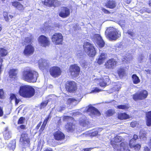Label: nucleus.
Masks as SVG:
<instances>
[{
  "label": "nucleus",
  "mask_w": 151,
  "mask_h": 151,
  "mask_svg": "<svg viewBox=\"0 0 151 151\" xmlns=\"http://www.w3.org/2000/svg\"><path fill=\"white\" fill-rule=\"evenodd\" d=\"M48 102L47 101H44L42 102L40 105V109L43 108L45 107L47 104Z\"/></svg>",
  "instance_id": "79ce46f5"
},
{
  "label": "nucleus",
  "mask_w": 151,
  "mask_h": 151,
  "mask_svg": "<svg viewBox=\"0 0 151 151\" xmlns=\"http://www.w3.org/2000/svg\"><path fill=\"white\" fill-rule=\"evenodd\" d=\"M148 13H150L151 12V11L150 10H149L148 12H147Z\"/></svg>",
  "instance_id": "338daca9"
},
{
  "label": "nucleus",
  "mask_w": 151,
  "mask_h": 151,
  "mask_svg": "<svg viewBox=\"0 0 151 151\" xmlns=\"http://www.w3.org/2000/svg\"><path fill=\"white\" fill-rule=\"evenodd\" d=\"M64 108H65L64 107H62L61 108V110H63Z\"/></svg>",
  "instance_id": "69168bd1"
},
{
  "label": "nucleus",
  "mask_w": 151,
  "mask_h": 151,
  "mask_svg": "<svg viewBox=\"0 0 151 151\" xmlns=\"http://www.w3.org/2000/svg\"><path fill=\"white\" fill-rule=\"evenodd\" d=\"M117 118L119 120H126L130 118L129 116L126 112L118 113L117 115Z\"/></svg>",
  "instance_id": "c756f323"
},
{
  "label": "nucleus",
  "mask_w": 151,
  "mask_h": 151,
  "mask_svg": "<svg viewBox=\"0 0 151 151\" xmlns=\"http://www.w3.org/2000/svg\"><path fill=\"white\" fill-rule=\"evenodd\" d=\"M17 98L16 95L15 94L13 93L10 94L9 99L10 101H11L13 100H15Z\"/></svg>",
  "instance_id": "c03bdc74"
},
{
  "label": "nucleus",
  "mask_w": 151,
  "mask_h": 151,
  "mask_svg": "<svg viewBox=\"0 0 151 151\" xmlns=\"http://www.w3.org/2000/svg\"><path fill=\"white\" fill-rule=\"evenodd\" d=\"M14 100L15 101V106H17L18 104L19 103L20 101V100L19 99H17V98Z\"/></svg>",
  "instance_id": "8fccbe9b"
},
{
  "label": "nucleus",
  "mask_w": 151,
  "mask_h": 151,
  "mask_svg": "<svg viewBox=\"0 0 151 151\" xmlns=\"http://www.w3.org/2000/svg\"><path fill=\"white\" fill-rule=\"evenodd\" d=\"M12 6L20 12H22L24 9V7L20 2L17 1L11 2Z\"/></svg>",
  "instance_id": "aec40b11"
},
{
  "label": "nucleus",
  "mask_w": 151,
  "mask_h": 151,
  "mask_svg": "<svg viewBox=\"0 0 151 151\" xmlns=\"http://www.w3.org/2000/svg\"><path fill=\"white\" fill-rule=\"evenodd\" d=\"M44 151H53V150H50L48 149H46Z\"/></svg>",
  "instance_id": "680f3d73"
},
{
  "label": "nucleus",
  "mask_w": 151,
  "mask_h": 151,
  "mask_svg": "<svg viewBox=\"0 0 151 151\" xmlns=\"http://www.w3.org/2000/svg\"><path fill=\"white\" fill-rule=\"evenodd\" d=\"M145 121L147 126H151V110L145 113Z\"/></svg>",
  "instance_id": "c85d7f7f"
},
{
  "label": "nucleus",
  "mask_w": 151,
  "mask_h": 151,
  "mask_svg": "<svg viewBox=\"0 0 151 151\" xmlns=\"http://www.w3.org/2000/svg\"><path fill=\"white\" fill-rule=\"evenodd\" d=\"M126 33L129 35V37L132 39V38L134 37L135 35V33L133 29L128 30Z\"/></svg>",
  "instance_id": "4c0bfd02"
},
{
  "label": "nucleus",
  "mask_w": 151,
  "mask_h": 151,
  "mask_svg": "<svg viewBox=\"0 0 151 151\" xmlns=\"http://www.w3.org/2000/svg\"><path fill=\"white\" fill-rule=\"evenodd\" d=\"M76 101V99L73 98H69L67 100V102L68 104H70Z\"/></svg>",
  "instance_id": "a18cd8bd"
},
{
  "label": "nucleus",
  "mask_w": 151,
  "mask_h": 151,
  "mask_svg": "<svg viewBox=\"0 0 151 151\" xmlns=\"http://www.w3.org/2000/svg\"><path fill=\"white\" fill-rule=\"evenodd\" d=\"M5 96L4 94V91L3 89H0V99H3L4 98Z\"/></svg>",
  "instance_id": "37998d69"
},
{
  "label": "nucleus",
  "mask_w": 151,
  "mask_h": 151,
  "mask_svg": "<svg viewBox=\"0 0 151 151\" xmlns=\"http://www.w3.org/2000/svg\"><path fill=\"white\" fill-rule=\"evenodd\" d=\"M149 60L150 64H151V55H149Z\"/></svg>",
  "instance_id": "bf43d9fd"
},
{
  "label": "nucleus",
  "mask_w": 151,
  "mask_h": 151,
  "mask_svg": "<svg viewBox=\"0 0 151 151\" xmlns=\"http://www.w3.org/2000/svg\"><path fill=\"white\" fill-rule=\"evenodd\" d=\"M99 85L101 87H105L107 84L111 83V81L108 76H104L99 79Z\"/></svg>",
  "instance_id": "f3484780"
},
{
  "label": "nucleus",
  "mask_w": 151,
  "mask_h": 151,
  "mask_svg": "<svg viewBox=\"0 0 151 151\" xmlns=\"http://www.w3.org/2000/svg\"><path fill=\"white\" fill-rule=\"evenodd\" d=\"M3 62V59L2 58L0 57V69H1V67L2 65V63Z\"/></svg>",
  "instance_id": "5fc2aeb1"
},
{
  "label": "nucleus",
  "mask_w": 151,
  "mask_h": 151,
  "mask_svg": "<svg viewBox=\"0 0 151 151\" xmlns=\"http://www.w3.org/2000/svg\"><path fill=\"white\" fill-rule=\"evenodd\" d=\"M143 151H150V149L147 146L144 147Z\"/></svg>",
  "instance_id": "603ef678"
},
{
  "label": "nucleus",
  "mask_w": 151,
  "mask_h": 151,
  "mask_svg": "<svg viewBox=\"0 0 151 151\" xmlns=\"http://www.w3.org/2000/svg\"><path fill=\"white\" fill-rule=\"evenodd\" d=\"M116 2L114 0H108L105 4V6L107 8L114 9L116 7Z\"/></svg>",
  "instance_id": "412c9836"
},
{
  "label": "nucleus",
  "mask_w": 151,
  "mask_h": 151,
  "mask_svg": "<svg viewBox=\"0 0 151 151\" xmlns=\"http://www.w3.org/2000/svg\"><path fill=\"white\" fill-rule=\"evenodd\" d=\"M52 42L55 45H62L63 43V37L62 34L59 32H55L51 36Z\"/></svg>",
  "instance_id": "423d86ee"
},
{
  "label": "nucleus",
  "mask_w": 151,
  "mask_h": 151,
  "mask_svg": "<svg viewBox=\"0 0 151 151\" xmlns=\"http://www.w3.org/2000/svg\"><path fill=\"white\" fill-rule=\"evenodd\" d=\"M105 35L110 40H116L121 36L120 32L113 27H107L105 32Z\"/></svg>",
  "instance_id": "20e7f679"
},
{
  "label": "nucleus",
  "mask_w": 151,
  "mask_h": 151,
  "mask_svg": "<svg viewBox=\"0 0 151 151\" xmlns=\"http://www.w3.org/2000/svg\"><path fill=\"white\" fill-rule=\"evenodd\" d=\"M117 61L113 58L108 60L105 62L104 66L105 68L108 70H112L114 69L117 65Z\"/></svg>",
  "instance_id": "f8f14e48"
},
{
  "label": "nucleus",
  "mask_w": 151,
  "mask_h": 151,
  "mask_svg": "<svg viewBox=\"0 0 151 151\" xmlns=\"http://www.w3.org/2000/svg\"><path fill=\"white\" fill-rule=\"evenodd\" d=\"M2 133L3 137L5 140H8L12 137L11 132L8 127L5 128Z\"/></svg>",
  "instance_id": "5701e85b"
},
{
  "label": "nucleus",
  "mask_w": 151,
  "mask_h": 151,
  "mask_svg": "<svg viewBox=\"0 0 151 151\" xmlns=\"http://www.w3.org/2000/svg\"><path fill=\"white\" fill-rule=\"evenodd\" d=\"M38 76V74L36 71L31 69L24 70L22 72L21 78L22 80L29 83L36 82Z\"/></svg>",
  "instance_id": "f257e3e1"
},
{
  "label": "nucleus",
  "mask_w": 151,
  "mask_h": 151,
  "mask_svg": "<svg viewBox=\"0 0 151 151\" xmlns=\"http://www.w3.org/2000/svg\"><path fill=\"white\" fill-rule=\"evenodd\" d=\"M133 83L134 84H137L139 83L140 80L139 77L136 74H133L132 76Z\"/></svg>",
  "instance_id": "2f4dec72"
},
{
  "label": "nucleus",
  "mask_w": 151,
  "mask_h": 151,
  "mask_svg": "<svg viewBox=\"0 0 151 151\" xmlns=\"http://www.w3.org/2000/svg\"><path fill=\"white\" fill-rule=\"evenodd\" d=\"M38 41L40 45L43 47H49L50 44L49 38L43 35L39 36L38 39Z\"/></svg>",
  "instance_id": "9b49d317"
},
{
  "label": "nucleus",
  "mask_w": 151,
  "mask_h": 151,
  "mask_svg": "<svg viewBox=\"0 0 151 151\" xmlns=\"http://www.w3.org/2000/svg\"><path fill=\"white\" fill-rule=\"evenodd\" d=\"M42 3L43 5L49 7H55L59 4V2L57 0H44Z\"/></svg>",
  "instance_id": "dca6fc26"
},
{
  "label": "nucleus",
  "mask_w": 151,
  "mask_h": 151,
  "mask_svg": "<svg viewBox=\"0 0 151 151\" xmlns=\"http://www.w3.org/2000/svg\"><path fill=\"white\" fill-rule=\"evenodd\" d=\"M107 57V55L106 53L104 52L101 53L97 59V63L99 65L103 64L104 61L106 59Z\"/></svg>",
  "instance_id": "a878e982"
},
{
  "label": "nucleus",
  "mask_w": 151,
  "mask_h": 151,
  "mask_svg": "<svg viewBox=\"0 0 151 151\" xmlns=\"http://www.w3.org/2000/svg\"><path fill=\"white\" fill-rule=\"evenodd\" d=\"M54 139L58 141H63L65 138V134L62 131L58 130L53 133Z\"/></svg>",
  "instance_id": "4468645a"
},
{
  "label": "nucleus",
  "mask_w": 151,
  "mask_h": 151,
  "mask_svg": "<svg viewBox=\"0 0 151 151\" xmlns=\"http://www.w3.org/2000/svg\"><path fill=\"white\" fill-rule=\"evenodd\" d=\"M117 73L119 77H123L125 74V70L123 68H119L117 70Z\"/></svg>",
  "instance_id": "473e14b6"
},
{
  "label": "nucleus",
  "mask_w": 151,
  "mask_h": 151,
  "mask_svg": "<svg viewBox=\"0 0 151 151\" xmlns=\"http://www.w3.org/2000/svg\"><path fill=\"white\" fill-rule=\"evenodd\" d=\"M129 108V105L128 104H121L117 106L116 108L120 109L127 110H128Z\"/></svg>",
  "instance_id": "c9c22d12"
},
{
  "label": "nucleus",
  "mask_w": 151,
  "mask_h": 151,
  "mask_svg": "<svg viewBox=\"0 0 151 151\" xmlns=\"http://www.w3.org/2000/svg\"><path fill=\"white\" fill-rule=\"evenodd\" d=\"M49 72L50 75L54 78L59 77L62 73L61 69L57 66H53L50 68Z\"/></svg>",
  "instance_id": "1a4fd4ad"
},
{
  "label": "nucleus",
  "mask_w": 151,
  "mask_h": 151,
  "mask_svg": "<svg viewBox=\"0 0 151 151\" xmlns=\"http://www.w3.org/2000/svg\"><path fill=\"white\" fill-rule=\"evenodd\" d=\"M148 93L145 90H142L132 95V98L134 101L142 100L146 99L147 97Z\"/></svg>",
  "instance_id": "0eeeda50"
},
{
  "label": "nucleus",
  "mask_w": 151,
  "mask_h": 151,
  "mask_svg": "<svg viewBox=\"0 0 151 151\" xmlns=\"http://www.w3.org/2000/svg\"><path fill=\"white\" fill-rule=\"evenodd\" d=\"M80 72V68L76 64L70 65L68 69V73L74 77L77 76Z\"/></svg>",
  "instance_id": "9d476101"
},
{
  "label": "nucleus",
  "mask_w": 151,
  "mask_h": 151,
  "mask_svg": "<svg viewBox=\"0 0 151 151\" xmlns=\"http://www.w3.org/2000/svg\"><path fill=\"white\" fill-rule=\"evenodd\" d=\"M9 17L11 19H12L13 17V16L12 15H9Z\"/></svg>",
  "instance_id": "0e129e2a"
},
{
  "label": "nucleus",
  "mask_w": 151,
  "mask_h": 151,
  "mask_svg": "<svg viewBox=\"0 0 151 151\" xmlns=\"http://www.w3.org/2000/svg\"><path fill=\"white\" fill-rule=\"evenodd\" d=\"M7 54V50L6 49L3 48H0V55L1 57H5Z\"/></svg>",
  "instance_id": "e433bc0d"
},
{
  "label": "nucleus",
  "mask_w": 151,
  "mask_h": 151,
  "mask_svg": "<svg viewBox=\"0 0 151 151\" xmlns=\"http://www.w3.org/2000/svg\"><path fill=\"white\" fill-rule=\"evenodd\" d=\"M95 133V134H94L93 133L94 132H92V134H93V136H95L97 134V132H94Z\"/></svg>",
  "instance_id": "e2e57ef3"
},
{
  "label": "nucleus",
  "mask_w": 151,
  "mask_h": 151,
  "mask_svg": "<svg viewBox=\"0 0 151 151\" xmlns=\"http://www.w3.org/2000/svg\"><path fill=\"white\" fill-rule=\"evenodd\" d=\"M42 123V122L41 121L40 122H39V123L37 124V125L35 127V129H36L37 130V129H39V128L40 127Z\"/></svg>",
  "instance_id": "3c124183"
},
{
  "label": "nucleus",
  "mask_w": 151,
  "mask_h": 151,
  "mask_svg": "<svg viewBox=\"0 0 151 151\" xmlns=\"http://www.w3.org/2000/svg\"><path fill=\"white\" fill-rule=\"evenodd\" d=\"M19 95L25 98H30L34 96L35 90L32 86L24 85L19 87L18 91Z\"/></svg>",
  "instance_id": "f03ea898"
},
{
  "label": "nucleus",
  "mask_w": 151,
  "mask_h": 151,
  "mask_svg": "<svg viewBox=\"0 0 151 151\" xmlns=\"http://www.w3.org/2000/svg\"><path fill=\"white\" fill-rule=\"evenodd\" d=\"M115 113V111L114 109H110L107 110L104 113V114L106 116L109 117L112 116Z\"/></svg>",
  "instance_id": "7c9ffc66"
},
{
  "label": "nucleus",
  "mask_w": 151,
  "mask_h": 151,
  "mask_svg": "<svg viewBox=\"0 0 151 151\" xmlns=\"http://www.w3.org/2000/svg\"><path fill=\"white\" fill-rule=\"evenodd\" d=\"M84 51L90 57H93L96 53L95 48L92 44L88 42H85L83 45Z\"/></svg>",
  "instance_id": "39448f33"
},
{
  "label": "nucleus",
  "mask_w": 151,
  "mask_h": 151,
  "mask_svg": "<svg viewBox=\"0 0 151 151\" xmlns=\"http://www.w3.org/2000/svg\"><path fill=\"white\" fill-rule=\"evenodd\" d=\"M49 66V62L47 60H43L39 63V67L41 70H47Z\"/></svg>",
  "instance_id": "a211bd4d"
},
{
  "label": "nucleus",
  "mask_w": 151,
  "mask_h": 151,
  "mask_svg": "<svg viewBox=\"0 0 151 151\" xmlns=\"http://www.w3.org/2000/svg\"><path fill=\"white\" fill-rule=\"evenodd\" d=\"M136 141L131 139L129 142V145L131 148H133L136 151H139L140 149L141 145L139 144H136Z\"/></svg>",
  "instance_id": "6ab92c4d"
},
{
  "label": "nucleus",
  "mask_w": 151,
  "mask_h": 151,
  "mask_svg": "<svg viewBox=\"0 0 151 151\" xmlns=\"http://www.w3.org/2000/svg\"><path fill=\"white\" fill-rule=\"evenodd\" d=\"M138 139V136L136 134H134L133 135V138L132 139H133V140H137Z\"/></svg>",
  "instance_id": "864d4df0"
},
{
  "label": "nucleus",
  "mask_w": 151,
  "mask_h": 151,
  "mask_svg": "<svg viewBox=\"0 0 151 151\" xmlns=\"http://www.w3.org/2000/svg\"><path fill=\"white\" fill-rule=\"evenodd\" d=\"M65 88L67 91L70 93H73L77 89V83L74 81H68L65 84Z\"/></svg>",
  "instance_id": "6e6552de"
},
{
  "label": "nucleus",
  "mask_w": 151,
  "mask_h": 151,
  "mask_svg": "<svg viewBox=\"0 0 151 151\" xmlns=\"http://www.w3.org/2000/svg\"><path fill=\"white\" fill-rule=\"evenodd\" d=\"M137 124V122L136 121L132 122L130 123V126L132 127H135Z\"/></svg>",
  "instance_id": "09e8293b"
},
{
  "label": "nucleus",
  "mask_w": 151,
  "mask_h": 151,
  "mask_svg": "<svg viewBox=\"0 0 151 151\" xmlns=\"http://www.w3.org/2000/svg\"><path fill=\"white\" fill-rule=\"evenodd\" d=\"M102 91L101 89H99L97 87L94 88L93 90L92 91V92L95 93H98Z\"/></svg>",
  "instance_id": "49530a36"
},
{
  "label": "nucleus",
  "mask_w": 151,
  "mask_h": 151,
  "mask_svg": "<svg viewBox=\"0 0 151 151\" xmlns=\"http://www.w3.org/2000/svg\"><path fill=\"white\" fill-rule=\"evenodd\" d=\"M97 42L98 45L100 48H102L105 45V42L101 36L98 34H96Z\"/></svg>",
  "instance_id": "cd10ccee"
},
{
  "label": "nucleus",
  "mask_w": 151,
  "mask_h": 151,
  "mask_svg": "<svg viewBox=\"0 0 151 151\" xmlns=\"http://www.w3.org/2000/svg\"><path fill=\"white\" fill-rule=\"evenodd\" d=\"M122 138L121 136H116L115 137L113 140L110 141V144L114 148L118 151H130L127 145L124 142H122L120 144V148L116 143L120 142L122 141Z\"/></svg>",
  "instance_id": "7ed1b4c3"
},
{
  "label": "nucleus",
  "mask_w": 151,
  "mask_h": 151,
  "mask_svg": "<svg viewBox=\"0 0 151 151\" xmlns=\"http://www.w3.org/2000/svg\"><path fill=\"white\" fill-rule=\"evenodd\" d=\"M16 142L15 140H11L8 145V147L10 150H14L16 147Z\"/></svg>",
  "instance_id": "72a5a7b5"
},
{
  "label": "nucleus",
  "mask_w": 151,
  "mask_h": 151,
  "mask_svg": "<svg viewBox=\"0 0 151 151\" xmlns=\"http://www.w3.org/2000/svg\"><path fill=\"white\" fill-rule=\"evenodd\" d=\"M25 120V118L24 117H20L18 121L17 124L20 125L24 124Z\"/></svg>",
  "instance_id": "ea45409f"
},
{
  "label": "nucleus",
  "mask_w": 151,
  "mask_h": 151,
  "mask_svg": "<svg viewBox=\"0 0 151 151\" xmlns=\"http://www.w3.org/2000/svg\"><path fill=\"white\" fill-rule=\"evenodd\" d=\"M148 5L149 6L151 7V0H149L148 2Z\"/></svg>",
  "instance_id": "052dcab7"
},
{
  "label": "nucleus",
  "mask_w": 151,
  "mask_h": 151,
  "mask_svg": "<svg viewBox=\"0 0 151 151\" xmlns=\"http://www.w3.org/2000/svg\"><path fill=\"white\" fill-rule=\"evenodd\" d=\"M1 29H2V28H1V26H0V31H1Z\"/></svg>",
  "instance_id": "774afa93"
},
{
  "label": "nucleus",
  "mask_w": 151,
  "mask_h": 151,
  "mask_svg": "<svg viewBox=\"0 0 151 151\" xmlns=\"http://www.w3.org/2000/svg\"><path fill=\"white\" fill-rule=\"evenodd\" d=\"M101 10L105 14H110L111 13L110 11L104 8H102Z\"/></svg>",
  "instance_id": "de8ad7c7"
},
{
  "label": "nucleus",
  "mask_w": 151,
  "mask_h": 151,
  "mask_svg": "<svg viewBox=\"0 0 151 151\" xmlns=\"http://www.w3.org/2000/svg\"><path fill=\"white\" fill-rule=\"evenodd\" d=\"M35 51L34 46L31 44H29L25 46L23 53L24 55L29 57L33 55Z\"/></svg>",
  "instance_id": "ddd939ff"
},
{
  "label": "nucleus",
  "mask_w": 151,
  "mask_h": 151,
  "mask_svg": "<svg viewBox=\"0 0 151 151\" xmlns=\"http://www.w3.org/2000/svg\"><path fill=\"white\" fill-rule=\"evenodd\" d=\"M70 117V116H64L63 117V120L64 121H66L67 120L69 119Z\"/></svg>",
  "instance_id": "6e6d98bb"
},
{
  "label": "nucleus",
  "mask_w": 151,
  "mask_h": 151,
  "mask_svg": "<svg viewBox=\"0 0 151 151\" xmlns=\"http://www.w3.org/2000/svg\"><path fill=\"white\" fill-rule=\"evenodd\" d=\"M26 125L23 124L18 126L17 127V129L18 130H24L26 129Z\"/></svg>",
  "instance_id": "a19ab883"
},
{
  "label": "nucleus",
  "mask_w": 151,
  "mask_h": 151,
  "mask_svg": "<svg viewBox=\"0 0 151 151\" xmlns=\"http://www.w3.org/2000/svg\"><path fill=\"white\" fill-rule=\"evenodd\" d=\"M87 111L93 115L100 116L101 114L100 112L97 109L92 106H89Z\"/></svg>",
  "instance_id": "b1692460"
},
{
  "label": "nucleus",
  "mask_w": 151,
  "mask_h": 151,
  "mask_svg": "<svg viewBox=\"0 0 151 151\" xmlns=\"http://www.w3.org/2000/svg\"><path fill=\"white\" fill-rule=\"evenodd\" d=\"M4 18L6 21H8L9 19L8 16H4Z\"/></svg>",
  "instance_id": "13d9d810"
},
{
  "label": "nucleus",
  "mask_w": 151,
  "mask_h": 151,
  "mask_svg": "<svg viewBox=\"0 0 151 151\" xmlns=\"http://www.w3.org/2000/svg\"><path fill=\"white\" fill-rule=\"evenodd\" d=\"M34 37L32 34H30L29 37H25L24 42L27 44H31L33 41Z\"/></svg>",
  "instance_id": "f704fd0d"
},
{
  "label": "nucleus",
  "mask_w": 151,
  "mask_h": 151,
  "mask_svg": "<svg viewBox=\"0 0 151 151\" xmlns=\"http://www.w3.org/2000/svg\"><path fill=\"white\" fill-rule=\"evenodd\" d=\"M92 149L91 148H85L83 149V151H90Z\"/></svg>",
  "instance_id": "4d7b16f0"
},
{
  "label": "nucleus",
  "mask_w": 151,
  "mask_h": 151,
  "mask_svg": "<svg viewBox=\"0 0 151 151\" xmlns=\"http://www.w3.org/2000/svg\"><path fill=\"white\" fill-rule=\"evenodd\" d=\"M51 116L50 114L45 117L39 130V131L40 133H42L45 129L49 120L51 119Z\"/></svg>",
  "instance_id": "393cba45"
},
{
  "label": "nucleus",
  "mask_w": 151,
  "mask_h": 151,
  "mask_svg": "<svg viewBox=\"0 0 151 151\" xmlns=\"http://www.w3.org/2000/svg\"><path fill=\"white\" fill-rule=\"evenodd\" d=\"M20 140L24 143L29 144L30 143V139L28 137V134L26 133H23L20 136Z\"/></svg>",
  "instance_id": "bb28decb"
},
{
  "label": "nucleus",
  "mask_w": 151,
  "mask_h": 151,
  "mask_svg": "<svg viewBox=\"0 0 151 151\" xmlns=\"http://www.w3.org/2000/svg\"><path fill=\"white\" fill-rule=\"evenodd\" d=\"M70 13V9L67 7L63 6L61 7L58 14L60 17L64 18L68 17Z\"/></svg>",
  "instance_id": "2eb2a0df"
},
{
  "label": "nucleus",
  "mask_w": 151,
  "mask_h": 151,
  "mask_svg": "<svg viewBox=\"0 0 151 151\" xmlns=\"http://www.w3.org/2000/svg\"><path fill=\"white\" fill-rule=\"evenodd\" d=\"M18 70L17 69H10L8 74L10 78L15 79L17 78Z\"/></svg>",
  "instance_id": "4be33fe9"
},
{
  "label": "nucleus",
  "mask_w": 151,
  "mask_h": 151,
  "mask_svg": "<svg viewBox=\"0 0 151 151\" xmlns=\"http://www.w3.org/2000/svg\"><path fill=\"white\" fill-rule=\"evenodd\" d=\"M66 128L68 132L73 131V129L72 124L70 123H68L66 125Z\"/></svg>",
  "instance_id": "58836bf2"
}]
</instances>
